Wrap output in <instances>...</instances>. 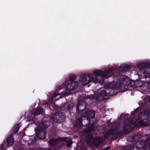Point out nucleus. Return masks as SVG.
Wrapping results in <instances>:
<instances>
[{
  "mask_svg": "<svg viewBox=\"0 0 150 150\" xmlns=\"http://www.w3.org/2000/svg\"><path fill=\"white\" fill-rule=\"evenodd\" d=\"M75 78L74 75H71L69 76V79H67L62 85L57 87V91H59L64 87L66 91L65 93H62L61 95L64 96H68L71 93V91L76 88L78 83L77 82H74Z\"/></svg>",
  "mask_w": 150,
  "mask_h": 150,
  "instance_id": "39448f33",
  "label": "nucleus"
},
{
  "mask_svg": "<svg viewBox=\"0 0 150 150\" xmlns=\"http://www.w3.org/2000/svg\"><path fill=\"white\" fill-rule=\"evenodd\" d=\"M138 108H137L135 110H134V112H137V111L138 110Z\"/></svg>",
  "mask_w": 150,
  "mask_h": 150,
  "instance_id": "393cba45",
  "label": "nucleus"
},
{
  "mask_svg": "<svg viewBox=\"0 0 150 150\" xmlns=\"http://www.w3.org/2000/svg\"><path fill=\"white\" fill-rule=\"evenodd\" d=\"M85 103L81 101L79 103L78 105L76 106V109L78 112H80L83 110L85 109L86 108Z\"/></svg>",
  "mask_w": 150,
  "mask_h": 150,
  "instance_id": "ddd939ff",
  "label": "nucleus"
},
{
  "mask_svg": "<svg viewBox=\"0 0 150 150\" xmlns=\"http://www.w3.org/2000/svg\"><path fill=\"white\" fill-rule=\"evenodd\" d=\"M51 120L57 122H60L63 121L65 120V117L64 115L62 113H57L53 115L51 117Z\"/></svg>",
  "mask_w": 150,
  "mask_h": 150,
  "instance_id": "1a4fd4ad",
  "label": "nucleus"
},
{
  "mask_svg": "<svg viewBox=\"0 0 150 150\" xmlns=\"http://www.w3.org/2000/svg\"><path fill=\"white\" fill-rule=\"evenodd\" d=\"M55 102V101L53 99H52V98H50V100L49 102H47V103L50 104V103H54Z\"/></svg>",
  "mask_w": 150,
  "mask_h": 150,
  "instance_id": "6ab92c4d",
  "label": "nucleus"
},
{
  "mask_svg": "<svg viewBox=\"0 0 150 150\" xmlns=\"http://www.w3.org/2000/svg\"><path fill=\"white\" fill-rule=\"evenodd\" d=\"M21 126V124L20 123L17 124L15 125L13 128V132L14 133H16L18 131Z\"/></svg>",
  "mask_w": 150,
  "mask_h": 150,
  "instance_id": "dca6fc26",
  "label": "nucleus"
},
{
  "mask_svg": "<svg viewBox=\"0 0 150 150\" xmlns=\"http://www.w3.org/2000/svg\"><path fill=\"white\" fill-rule=\"evenodd\" d=\"M44 112V110L41 107H38L36 109L33 111H30L27 117L30 120L33 119L34 117Z\"/></svg>",
  "mask_w": 150,
  "mask_h": 150,
  "instance_id": "9d476101",
  "label": "nucleus"
},
{
  "mask_svg": "<svg viewBox=\"0 0 150 150\" xmlns=\"http://www.w3.org/2000/svg\"><path fill=\"white\" fill-rule=\"evenodd\" d=\"M59 98H62V96H60V97H59Z\"/></svg>",
  "mask_w": 150,
  "mask_h": 150,
  "instance_id": "bb28decb",
  "label": "nucleus"
},
{
  "mask_svg": "<svg viewBox=\"0 0 150 150\" xmlns=\"http://www.w3.org/2000/svg\"><path fill=\"white\" fill-rule=\"evenodd\" d=\"M59 95V93H57L55 92L54 93L53 95V96L52 97V98H54L55 97H56L57 95Z\"/></svg>",
  "mask_w": 150,
  "mask_h": 150,
  "instance_id": "aec40b11",
  "label": "nucleus"
},
{
  "mask_svg": "<svg viewBox=\"0 0 150 150\" xmlns=\"http://www.w3.org/2000/svg\"><path fill=\"white\" fill-rule=\"evenodd\" d=\"M119 81V80L118 81L119 83H117L115 82L108 83L104 87L101 88L100 91L99 90H98L97 91H93V94L91 95L89 98L98 100L100 96H105L107 93H109L111 88H120L121 87Z\"/></svg>",
  "mask_w": 150,
  "mask_h": 150,
  "instance_id": "20e7f679",
  "label": "nucleus"
},
{
  "mask_svg": "<svg viewBox=\"0 0 150 150\" xmlns=\"http://www.w3.org/2000/svg\"><path fill=\"white\" fill-rule=\"evenodd\" d=\"M129 68V67L127 64H122L118 68V70L122 71Z\"/></svg>",
  "mask_w": 150,
  "mask_h": 150,
  "instance_id": "2eb2a0df",
  "label": "nucleus"
},
{
  "mask_svg": "<svg viewBox=\"0 0 150 150\" xmlns=\"http://www.w3.org/2000/svg\"><path fill=\"white\" fill-rule=\"evenodd\" d=\"M95 115V113L93 111L90 110L87 112L86 114H84L82 115L83 117H85L86 118V120L87 119L90 118H92L94 117Z\"/></svg>",
  "mask_w": 150,
  "mask_h": 150,
  "instance_id": "f8f14e48",
  "label": "nucleus"
},
{
  "mask_svg": "<svg viewBox=\"0 0 150 150\" xmlns=\"http://www.w3.org/2000/svg\"><path fill=\"white\" fill-rule=\"evenodd\" d=\"M6 142L8 146H11L13 144L14 140L13 138L12 134H11L8 137L7 139Z\"/></svg>",
  "mask_w": 150,
  "mask_h": 150,
  "instance_id": "4468645a",
  "label": "nucleus"
},
{
  "mask_svg": "<svg viewBox=\"0 0 150 150\" xmlns=\"http://www.w3.org/2000/svg\"><path fill=\"white\" fill-rule=\"evenodd\" d=\"M138 119L134 123L130 120L126 119L124 122L123 129L126 131L131 128H133L136 125H137L146 126L148 124L149 118H150V110L146 109L142 113H139Z\"/></svg>",
  "mask_w": 150,
  "mask_h": 150,
  "instance_id": "7ed1b4c3",
  "label": "nucleus"
},
{
  "mask_svg": "<svg viewBox=\"0 0 150 150\" xmlns=\"http://www.w3.org/2000/svg\"><path fill=\"white\" fill-rule=\"evenodd\" d=\"M49 121L48 120L42 122L40 124L39 127L37 129H35L36 132V135L38 138L40 139L45 138L46 133L42 129L47 128L49 125Z\"/></svg>",
  "mask_w": 150,
  "mask_h": 150,
  "instance_id": "0eeeda50",
  "label": "nucleus"
},
{
  "mask_svg": "<svg viewBox=\"0 0 150 150\" xmlns=\"http://www.w3.org/2000/svg\"><path fill=\"white\" fill-rule=\"evenodd\" d=\"M93 126H91L88 128L87 130H85V132L87 134H89L91 132V131L93 130Z\"/></svg>",
  "mask_w": 150,
  "mask_h": 150,
  "instance_id": "a211bd4d",
  "label": "nucleus"
},
{
  "mask_svg": "<svg viewBox=\"0 0 150 150\" xmlns=\"http://www.w3.org/2000/svg\"><path fill=\"white\" fill-rule=\"evenodd\" d=\"M110 146H108L105 149V150H108L109 149H110Z\"/></svg>",
  "mask_w": 150,
  "mask_h": 150,
  "instance_id": "b1692460",
  "label": "nucleus"
},
{
  "mask_svg": "<svg viewBox=\"0 0 150 150\" xmlns=\"http://www.w3.org/2000/svg\"><path fill=\"white\" fill-rule=\"evenodd\" d=\"M35 139H33V140L34 141L35 140Z\"/></svg>",
  "mask_w": 150,
  "mask_h": 150,
  "instance_id": "a878e982",
  "label": "nucleus"
},
{
  "mask_svg": "<svg viewBox=\"0 0 150 150\" xmlns=\"http://www.w3.org/2000/svg\"><path fill=\"white\" fill-rule=\"evenodd\" d=\"M131 137H128L127 139L129 141H132V140H131Z\"/></svg>",
  "mask_w": 150,
  "mask_h": 150,
  "instance_id": "5701e85b",
  "label": "nucleus"
},
{
  "mask_svg": "<svg viewBox=\"0 0 150 150\" xmlns=\"http://www.w3.org/2000/svg\"><path fill=\"white\" fill-rule=\"evenodd\" d=\"M117 70H114L113 68H111L102 71L100 70H95L92 73L88 74L82 76L80 79L81 83L84 85H86L92 82L95 83H100L103 79L109 77L113 74L115 76L119 74V73L113 74Z\"/></svg>",
  "mask_w": 150,
  "mask_h": 150,
  "instance_id": "f03ea898",
  "label": "nucleus"
},
{
  "mask_svg": "<svg viewBox=\"0 0 150 150\" xmlns=\"http://www.w3.org/2000/svg\"><path fill=\"white\" fill-rule=\"evenodd\" d=\"M4 144H1L0 145V150H4Z\"/></svg>",
  "mask_w": 150,
  "mask_h": 150,
  "instance_id": "412c9836",
  "label": "nucleus"
},
{
  "mask_svg": "<svg viewBox=\"0 0 150 150\" xmlns=\"http://www.w3.org/2000/svg\"><path fill=\"white\" fill-rule=\"evenodd\" d=\"M149 101L150 102V99H149Z\"/></svg>",
  "mask_w": 150,
  "mask_h": 150,
  "instance_id": "cd10ccee",
  "label": "nucleus"
},
{
  "mask_svg": "<svg viewBox=\"0 0 150 150\" xmlns=\"http://www.w3.org/2000/svg\"><path fill=\"white\" fill-rule=\"evenodd\" d=\"M150 146V139H147L146 142L142 141L140 143L137 142L136 144V146H127V150H133L137 147L139 148H144L146 149L149 148Z\"/></svg>",
  "mask_w": 150,
  "mask_h": 150,
  "instance_id": "6e6552de",
  "label": "nucleus"
},
{
  "mask_svg": "<svg viewBox=\"0 0 150 150\" xmlns=\"http://www.w3.org/2000/svg\"><path fill=\"white\" fill-rule=\"evenodd\" d=\"M63 141L67 143L66 144L68 146H70L72 144V140L69 137L61 138L58 137L57 139H53L50 140V144L51 146H54L56 145L58 147L62 146Z\"/></svg>",
  "mask_w": 150,
  "mask_h": 150,
  "instance_id": "423d86ee",
  "label": "nucleus"
},
{
  "mask_svg": "<svg viewBox=\"0 0 150 150\" xmlns=\"http://www.w3.org/2000/svg\"><path fill=\"white\" fill-rule=\"evenodd\" d=\"M81 123V120L80 119H77L76 123L75 124V126L77 127H81L82 126Z\"/></svg>",
  "mask_w": 150,
  "mask_h": 150,
  "instance_id": "f3484780",
  "label": "nucleus"
},
{
  "mask_svg": "<svg viewBox=\"0 0 150 150\" xmlns=\"http://www.w3.org/2000/svg\"><path fill=\"white\" fill-rule=\"evenodd\" d=\"M88 140V138H86V141L90 144H91L94 146H97L99 144V141L98 139L97 138L93 139L91 137Z\"/></svg>",
  "mask_w": 150,
  "mask_h": 150,
  "instance_id": "9b49d317",
  "label": "nucleus"
},
{
  "mask_svg": "<svg viewBox=\"0 0 150 150\" xmlns=\"http://www.w3.org/2000/svg\"><path fill=\"white\" fill-rule=\"evenodd\" d=\"M138 68L139 69L138 74L139 76L142 78H145L148 79L146 81L147 83L141 80H138L133 81L126 76H122L119 82L121 87L126 86H132L136 87H139L145 86L146 84H150V80L149 79L150 71V68H148L150 66V63H142L137 64Z\"/></svg>",
  "mask_w": 150,
  "mask_h": 150,
  "instance_id": "f257e3e1",
  "label": "nucleus"
},
{
  "mask_svg": "<svg viewBox=\"0 0 150 150\" xmlns=\"http://www.w3.org/2000/svg\"><path fill=\"white\" fill-rule=\"evenodd\" d=\"M81 150H86V147L85 146H82L81 147Z\"/></svg>",
  "mask_w": 150,
  "mask_h": 150,
  "instance_id": "4be33fe9",
  "label": "nucleus"
}]
</instances>
